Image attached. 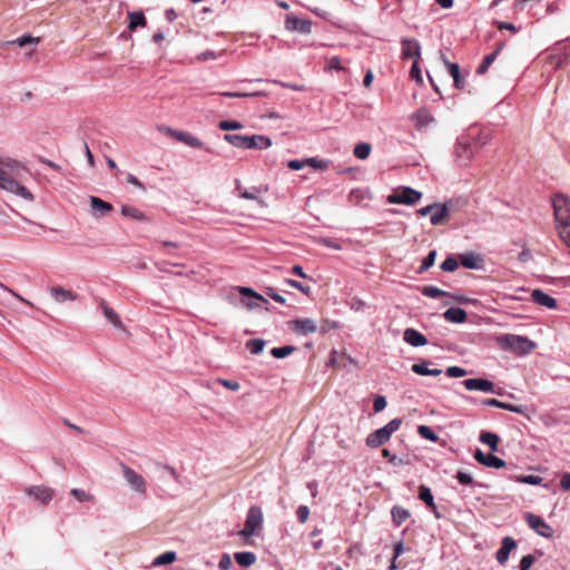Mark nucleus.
Wrapping results in <instances>:
<instances>
[{"label":"nucleus","mask_w":570,"mask_h":570,"mask_svg":"<svg viewBox=\"0 0 570 570\" xmlns=\"http://www.w3.org/2000/svg\"><path fill=\"white\" fill-rule=\"evenodd\" d=\"M552 206L559 237L570 247V198L558 194L552 199Z\"/></svg>","instance_id":"nucleus-1"},{"label":"nucleus","mask_w":570,"mask_h":570,"mask_svg":"<svg viewBox=\"0 0 570 570\" xmlns=\"http://www.w3.org/2000/svg\"><path fill=\"white\" fill-rule=\"evenodd\" d=\"M224 139L237 148L262 150L272 146L271 138L264 135L243 136L238 134H226Z\"/></svg>","instance_id":"nucleus-2"},{"label":"nucleus","mask_w":570,"mask_h":570,"mask_svg":"<svg viewBox=\"0 0 570 570\" xmlns=\"http://www.w3.org/2000/svg\"><path fill=\"white\" fill-rule=\"evenodd\" d=\"M498 343L502 350L512 351L520 355H527L535 347L534 342L528 337L513 334L498 337Z\"/></svg>","instance_id":"nucleus-3"},{"label":"nucleus","mask_w":570,"mask_h":570,"mask_svg":"<svg viewBox=\"0 0 570 570\" xmlns=\"http://www.w3.org/2000/svg\"><path fill=\"white\" fill-rule=\"evenodd\" d=\"M0 189L10 194H14L28 202H32L33 195L24 186H22L12 175L0 168Z\"/></svg>","instance_id":"nucleus-4"},{"label":"nucleus","mask_w":570,"mask_h":570,"mask_svg":"<svg viewBox=\"0 0 570 570\" xmlns=\"http://www.w3.org/2000/svg\"><path fill=\"white\" fill-rule=\"evenodd\" d=\"M263 525V511L258 505H252L246 515L245 527L238 532V535L249 538L258 534Z\"/></svg>","instance_id":"nucleus-5"},{"label":"nucleus","mask_w":570,"mask_h":570,"mask_svg":"<svg viewBox=\"0 0 570 570\" xmlns=\"http://www.w3.org/2000/svg\"><path fill=\"white\" fill-rule=\"evenodd\" d=\"M422 198V193L411 187H402L387 196L390 204L414 205Z\"/></svg>","instance_id":"nucleus-6"},{"label":"nucleus","mask_w":570,"mask_h":570,"mask_svg":"<svg viewBox=\"0 0 570 570\" xmlns=\"http://www.w3.org/2000/svg\"><path fill=\"white\" fill-rule=\"evenodd\" d=\"M492 265L489 264L484 255L475 252H465V269H475L484 274L492 272Z\"/></svg>","instance_id":"nucleus-7"},{"label":"nucleus","mask_w":570,"mask_h":570,"mask_svg":"<svg viewBox=\"0 0 570 570\" xmlns=\"http://www.w3.org/2000/svg\"><path fill=\"white\" fill-rule=\"evenodd\" d=\"M120 466H121L124 478L127 481L128 485L134 491H136L140 494L146 493V482H145L144 478L124 463H121Z\"/></svg>","instance_id":"nucleus-8"},{"label":"nucleus","mask_w":570,"mask_h":570,"mask_svg":"<svg viewBox=\"0 0 570 570\" xmlns=\"http://www.w3.org/2000/svg\"><path fill=\"white\" fill-rule=\"evenodd\" d=\"M525 521L529 528L534 530L540 537H552L551 527L541 517L529 512L525 514Z\"/></svg>","instance_id":"nucleus-9"},{"label":"nucleus","mask_w":570,"mask_h":570,"mask_svg":"<svg viewBox=\"0 0 570 570\" xmlns=\"http://www.w3.org/2000/svg\"><path fill=\"white\" fill-rule=\"evenodd\" d=\"M288 326L297 335L305 336L317 331L316 322L312 318H297L288 322Z\"/></svg>","instance_id":"nucleus-10"},{"label":"nucleus","mask_w":570,"mask_h":570,"mask_svg":"<svg viewBox=\"0 0 570 570\" xmlns=\"http://www.w3.org/2000/svg\"><path fill=\"white\" fill-rule=\"evenodd\" d=\"M285 28L289 31H297L302 35L312 32V21L308 19H301L293 14H287L285 20Z\"/></svg>","instance_id":"nucleus-11"},{"label":"nucleus","mask_w":570,"mask_h":570,"mask_svg":"<svg viewBox=\"0 0 570 570\" xmlns=\"http://www.w3.org/2000/svg\"><path fill=\"white\" fill-rule=\"evenodd\" d=\"M26 494L46 505L52 500L55 491L43 485H33L26 489Z\"/></svg>","instance_id":"nucleus-12"},{"label":"nucleus","mask_w":570,"mask_h":570,"mask_svg":"<svg viewBox=\"0 0 570 570\" xmlns=\"http://www.w3.org/2000/svg\"><path fill=\"white\" fill-rule=\"evenodd\" d=\"M489 134L483 130H479L475 127L469 128V132L465 135V155L468 149L474 146H483L489 140Z\"/></svg>","instance_id":"nucleus-13"},{"label":"nucleus","mask_w":570,"mask_h":570,"mask_svg":"<svg viewBox=\"0 0 570 570\" xmlns=\"http://www.w3.org/2000/svg\"><path fill=\"white\" fill-rule=\"evenodd\" d=\"M165 132L175 138L177 141L184 142L185 145L193 148H203V142L196 136L181 130H175L169 127L165 128Z\"/></svg>","instance_id":"nucleus-14"},{"label":"nucleus","mask_w":570,"mask_h":570,"mask_svg":"<svg viewBox=\"0 0 570 570\" xmlns=\"http://www.w3.org/2000/svg\"><path fill=\"white\" fill-rule=\"evenodd\" d=\"M474 459L479 463H481L485 466H489V468H494V469L504 468L507 464L504 460L493 455L492 453L485 454L480 449L475 450Z\"/></svg>","instance_id":"nucleus-15"},{"label":"nucleus","mask_w":570,"mask_h":570,"mask_svg":"<svg viewBox=\"0 0 570 570\" xmlns=\"http://www.w3.org/2000/svg\"><path fill=\"white\" fill-rule=\"evenodd\" d=\"M242 294V303L249 309L258 306V302L268 303L262 295L257 294L249 287H239Z\"/></svg>","instance_id":"nucleus-16"},{"label":"nucleus","mask_w":570,"mask_h":570,"mask_svg":"<svg viewBox=\"0 0 570 570\" xmlns=\"http://www.w3.org/2000/svg\"><path fill=\"white\" fill-rule=\"evenodd\" d=\"M515 547H517V542L513 538L504 537L501 541V547L499 548V550L495 553L497 561L500 564H504L509 559L510 552L513 549H515Z\"/></svg>","instance_id":"nucleus-17"},{"label":"nucleus","mask_w":570,"mask_h":570,"mask_svg":"<svg viewBox=\"0 0 570 570\" xmlns=\"http://www.w3.org/2000/svg\"><path fill=\"white\" fill-rule=\"evenodd\" d=\"M390 439L391 436L389 435V432L385 431L384 428H381L367 435L366 445L368 448L376 449L385 444Z\"/></svg>","instance_id":"nucleus-18"},{"label":"nucleus","mask_w":570,"mask_h":570,"mask_svg":"<svg viewBox=\"0 0 570 570\" xmlns=\"http://www.w3.org/2000/svg\"><path fill=\"white\" fill-rule=\"evenodd\" d=\"M494 384L487 379H465V390L494 392Z\"/></svg>","instance_id":"nucleus-19"},{"label":"nucleus","mask_w":570,"mask_h":570,"mask_svg":"<svg viewBox=\"0 0 570 570\" xmlns=\"http://www.w3.org/2000/svg\"><path fill=\"white\" fill-rule=\"evenodd\" d=\"M50 294L57 303H65L67 301H75L78 298V294L71 289H67L62 286H52Z\"/></svg>","instance_id":"nucleus-20"},{"label":"nucleus","mask_w":570,"mask_h":570,"mask_svg":"<svg viewBox=\"0 0 570 570\" xmlns=\"http://www.w3.org/2000/svg\"><path fill=\"white\" fill-rule=\"evenodd\" d=\"M402 58H415V60H417L420 58V43L414 39H403Z\"/></svg>","instance_id":"nucleus-21"},{"label":"nucleus","mask_w":570,"mask_h":570,"mask_svg":"<svg viewBox=\"0 0 570 570\" xmlns=\"http://www.w3.org/2000/svg\"><path fill=\"white\" fill-rule=\"evenodd\" d=\"M531 298L535 304L546 306L548 308H556L558 304L556 298L541 289H533L531 293Z\"/></svg>","instance_id":"nucleus-22"},{"label":"nucleus","mask_w":570,"mask_h":570,"mask_svg":"<svg viewBox=\"0 0 570 570\" xmlns=\"http://www.w3.org/2000/svg\"><path fill=\"white\" fill-rule=\"evenodd\" d=\"M403 340L414 347L423 346L428 343L426 337L414 328H406L404 331Z\"/></svg>","instance_id":"nucleus-23"},{"label":"nucleus","mask_w":570,"mask_h":570,"mask_svg":"<svg viewBox=\"0 0 570 570\" xmlns=\"http://www.w3.org/2000/svg\"><path fill=\"white\" fill-rule=\"evenodd\" d=\"M441 59L446 67L449 75L453 78V81L458 88H460V81H461V71L460 66L456 62H451L450 59L446 57L445 53H441Z\"/></svg>","instance_id":"nucleus-24"},{"label":"nucleus","mask_w":570,"mask_h":570,"mask_svg":"<svg viewBox=\"0 0 570 570\" xmlns=\"http://www.w3.org/2000/svg\"><path fill=\"white\" fill-rule=\"evenodd\" d=\"M90 207L94 212L99 213L101 216L108 215L112 212L111 204L102 200L99 197L90 196L89 197Z\"/></svg>","instance_id":"nucleus-25"},{"label":"nucleus","mask_w":570,"mask_h":570,"mask_svg":"<svg viewBox=\"0 0 570 570\" xmlns=\"http://www.w3.org/2000/svg\"><path fill=\"white\" fill-rule=\"evenodd\" d=\"M503 43H500L495 50H493L492 52H490L489 55H487L482 62L479 65V67L476 68V73L478 75H483L487 72V70L489 69V67L493 63V61L495 60V58L498 57L499 52L503 49Z\"/></svg>","instance_id":"nucleus-26"},{"label":"nucleus","mask_w":570,"mask_h":570,"mask_svg":"<svg viewBox=\"0 0 570 570\" xmlns=\"http://www.w3.org/2000/svg\"><path fill=\"white\" fill-rule=\"evenodd\" d=\"M429 365H430V362L422 361L420 363L413 364L412 365V371L415 374H419V375H431V376H438V375H440L442 373V370H440V368H430Z\"/></svg>","instance_id":"nucleus-27"},{"label":"nucleus","mask_w":570,"mask_h":570,"mask_svg":"<svg viewBox=\"0 0 570 570\" xmlns=\"http://www.w3.org/2000/svg\"><path fill=\"white\" fill-rule=\"evenodd\" d=\"M234 558L238 566L248 568L256 562V554L249 551L236 552Z\"/></svg>","instance_id":"nucleus-28"},{"label":"nucleus","mask_w":570,"mask_h":570,"mask_svg":"<svg viewBox=\"0 0 570 570\" xmlns=\"http://www.w3.org/2000/svg\"><path fill=\"white\" fill-rule=\"evenodd\" d=\"M412 119L415 120V126L417 128H422V127H425L428 126L430 122L433 121V117L431 116V114L422 108V109H419L416 112H414L412 115Z\"/></svg>","instance_id":"nucleus-29"},{"label":"nucleus","mask_w":570,"mask_h":570,"mask_svg":"<svg viewBox=\"0 0 570 570\" xmlns=\"http://www.w3.org/2000/svg\"><path fill=\"white\" fill-rule=\"evenodd\" d=\"M480 442L489 445L491 452L498 451L499 436L493 432L483 431L479 436Z\"/></svg>","instance_id":"nucleus-30"},{"label":"nucleus","mask_w":570,"mask_h":570,"mask_svg":"<svg viewBox=\"0 0 570 570\" xmlns=\"http://www.w3.org/2000/svg\"><path fill=\"white\" fill-rule=\"evenodd\" d=\"M101 309L106 318L115 326V327H121V321L118 316V314L110 307L105 301H101L100 303Z\"/></svg>","instance_id":"nucleus-31"},{"label":"nucleus","mask_w":570,"mask_h":570,"mask_svg":"<svg viewBox=\"0 0 570 570\" xmlns=\"http://www.w3.org/2000/svg\"><path fill=\"white\" fill-rule=\"evenodd\" d=\"M443 317L448 322L462 324L463 323V308L450 307L444 312Z\"/></svg>","instance_id":"nucleus-32"},{"label":"nucleus","mask_w":570,"mask_h":570,"mask_svg":"<svg viewBox=\"0 0 570 570\" xmlns=\"http://www.w3.org/2000/svg\"><path fill=\"white\" fill-rule=\"evenodd\" d=\"M121 214L125 217L135 219V220H147L146 215L139 210L138 208L129 205H122L121 206Z\"/></svg>","instance_id":"nucleus-33"},{"label":"nucleus","mask_w":570,"mask_h":570,"mask_svg":"<svg viewBox=\"0 0 570 570\" xmlns=\"http://www.w3.org/2000/svg\"><path fill=\"white\" fill-rule=\"evenodd\" d=\"M0 168H3L7 171L18 173L22 169L21 163L10 157H0Z\"/></svg>","instance_id":"nucleus-34"},{"label":"nucleus","mask_w":570,"mask_h":570,"mask_svg":"<svg viewBox=\"0 0 570 570\" xmlns=\"http://www.w3.org/2000/svg\"><path fill=\"white\" fill-rule=\"evenodd\" d=\"M419 498L420 500H422L429 508L435 510L436 507L434 504V499H433V494H432V491L429 487L426 485H420L419 488Z\"/></svg>","instance_id":"nucleus-35"},{"label":"nucleus","mask_w":570,"mask_h":570,"mask_svg":"<svg viewBox=\"0 0 570 570\" xmlns=\"http://www.w3.org/2000/svg\"><path fill=\"white\" fill-rule=\"evenodd\" d=\"M458 258L456 259L455 257H448L440 266V268L443 271V272H454L458 267H459V264L463 265V254H459L458 255Z\"/></svg>","instance_id":"nucleus-36"},{"label":"nucleus","mask_w":570,"mask_h":570,"mask_svg":"<svg viewBox=\"0 0 570 570\" xmlns=\"http://www.w3.org/2000/svg\"><path fill=\"white\" fill-rule=\"evenodd\" d=\"M129 30H135L137 27H144L146 24V18L141 11L129 12Z\"/></svg>","instance_id":"nucleus-37"},{"label":"nucleus","mask_w":570,"mask_h":570,"mask_svg":"<svg viewBox=\"0 0 570 570\" xmlns=\"http://www.w3.org/2000/svg\"><path fill=\"white\" fill-rule=\"evenodd\" d=\"M393 522L396 525H401L403 522H405L410 518L409 510L401 508V507H394L391 511Z\"/></svg>","instance_id":"nucleus-38"},{"label":"nucleus","mask_w":570,"mask_h":570,"mask_svg":"<svg viewBox=\"0 0 570 570\" xmlns=\"http://www.w3.org/2000/svg\"><path fill=\"white\" fill-rule=\"evenodd\" d=\"M177 558L175 551H167L158 557H156L153 561L154 567L165 566L173 563Z\"/></svg>","instance_id":"nucleus-39"},{"label":"nucleus","mask_w":570,"mask_h":570,"mask_svg":"<svg viewBox=\"0 0 570 570\" xmlns=\"http://www.w3.org/2000/svg\"><path fill=\"white\" fill-rule=\"evenodd\" d=\"M372 150V146L368 142H360L355 145L353 154L356 158L364 160L366 159Z\"/></svg>","instance_id":"nucleus-40"},{"label":"nucleus","mask_w":570,"mask_h":570,"mask_svg":"<svg viewBox=\"0 0 570 570\" xmlns=\"http://www.w3.org/2000/svg\"><path fill=\"white\" fill-rule=\"evenodd\" d=\"M448 215V209L443 205L435 204V208L433 209L430 220L432 225H439L443 218Z\"/></svg>","instance_id":"nucleus-41"},{"label":"nucleus","mask_w":570,"mask_h":570,"mask_svg":"<svg viewBox=\"0 0 570 570\" xmlns=\"http://www.w3.org/2000/svg\"><path fill=\"white\" fill-rule=\"evenodd\" d=\"M420 292H421L422 295H424L426 297H431V298H438V297H441V296H448L449 295L446 292L440 289L436 286H432V285L423 286L420 289Z\"/></svg>","instance_id":"nucleus-42"},{"label":"nucleus","mask_w":570,"mask_h":570,"mask_svg":"<svg viewBox=\"0 0 570 570\" xmlns=\"http://www.w3.org/2000/svg\"><path fill=\"white\" fill-rule=\"evenodd\" d=\"M498 409L507 410V411L518 413V414L529 417L528 409L524 405H514L511 403H505V402L500 401V405Z\"/></svg>","instance_id":"nucleus-43"},{"label":"nucleus","mask_w":570,"mask_h":570,"mask_svg":"<svg viewBox=\"0 0 570 570\" xmlns=\"http://www.w3.org/2000/svg\"><path fill=\"white\" fill-rule=\"evenodd\" d=\"M223 97L228 98H244V97H264L267 94L263 90H256L252 92H232V91H225L220 94Z\"/></svg>","instance_id":"nucleus-44"},{"label":"nucleus","mask_w":570,"mask_h":570,"mask_svg":"<svg viewBox=\"0 0 570 570\" xmlns=\"http://www.w3.org/2000/svg\"><path fill=\"white\" fill-rule=\"evenodd\" d=\"M265 347V341L262 338H253L246 342V348L249 350L252 354H259L263 352Z\"/></svg>","instance_id":"nucleus-45"},{"label":"nucleus","mask_w":570,"mask_h":570,"mask_svg":"<svg viewBox=\"0 0 570 570\" xmlns=\"http://www.w3.org/2000/svg\"><path fill=\"white\" fill-rule=\"evenodd\" d=\"M295 350H296L295 346L285 345V346H281V347H273L271 350V354L275 358H283V357H286V356L291 355Z\"/></svg>","instance_id":"nucleus-46"},{"label":"nucleus","mask_w":570,"mask_h":570,"mask_svg":"<svg viewBox=\"0 0 570 570\" xmlns=\"http://www.w3.org/2000/svg\"><path fill=\"white\" fill-rule=\"evenodd\" d=\"M435 258H436V250L435 249L430 250L429 254L426 255V257L422 261V264L419 267L417 273L422 274L425 271H428L430 267H432L434 265Z\"/></svg>","instance_id":"nucleus-47"},{"label":"nucleus","mask_w":570,"mask_h":570,"mask_svg":"<svg viewBox=\"0 0 570 570\" xmlns=\"http://www.w3.org/2000/svg\"><path fill=\"white\" fill-rule=\"evenodd\" d=\"M382 455L387 459L389 463L393 466H402L407 464V461L396 456L389 449H383Z\"/></svg>","instance_id":"nucleus-48"},{"label":"nucleus","mask_w":570,"mask_h":570,"mask_svg":"<svg viewBox=\"0 0 570 570\" xmlns=\"http://www.w3.org/2000/svg\"><path fill=\"white\" fill-rule=\"evenodd\" d=\"M70 494L79 502H91L94 501V495L86 492L82 489H72Z\"/></svg>","instance_id":"nucleus-49"},{"label":"nucleus","mask_w":570,"mask_h":570,"mask_svg":"<svg viewBox=\"0 0 570 570\" xmlns=\"http://www.w3.org/2000/svg\"><path fill=\"white\" fill-rule=\"evenodd\" d=\"M38 42H39V38H33V37L27 35V36L19 37L12 41L6 42V45H17L19 47H24L27 45L38 43Z\"/></svg>","instance_id":"nucleus-50"},{"label":"nucleus","mask_w":570,"mask_h":570,"mask_svg":"<svg viewBox=\"0 0 570 570\" xmlns=\"http://www.w3.org/2000/svg\"><path fill=\"white\" fill-rule=\"evenodd\" d=\"M515 481L520 483L531 484V485H538L541 484L543 481V478L534 474H528V475H521L515 479Z\"/></svg>","instance_id":"nucleus-51"},{"label":"nucleus","mask_w":570,"mask_h":570,"mask_svg":"<svg viewBox=\"0 0 570 570\" xmlns=\"http://www.w3.org/2000/svg\"><path fill=\"white\" fill-rule=\"evenodd\" d=\"M220 130H238L243 128V124L236 120H222L218 124Z\"/></svg>","instance_id":"nucleus-52"},{"label":"nucleus","mask_w":570,"mask_h":570,"mask_svg":"<svg viewBox=\"0 0 570 570\" xmlns=\"http://www.w3.org/2000/svg\"><path fill=\"white\" fill-rule=\"evenodd\" d=\"M417 432L423 439H426L429 441L434 442L438 440L436 433L428 425H420L417 428Z\"/></svg>","instance_id":"nucleus-53"},{"label":"nucleus","mask_w":570,"mask_h":570,"mask_svg":"<svg viewBox=\"0 0 570 570\" xmlns=\"http://www.w3.org/2000/svg\"><path fill=\"white\" fill-rule=\"evenodd\" d=\"M284 283L298 289L299 292H302L303 294L305 295H309L311 294V287L307 286V285H304L302 284L301 282H297L295 279H291V278H286L284 279Z\"/></svg>","instance_id":"nucleus-54"},{"label":"nucleus","mask_w":570,"mask_h":570,"mask_svg":"<svg viewBox=\"0 0 570 570\" xmlns=\"http://www.w3.org/2000/svg\"><path fill=\"white\" fill-rule=\"evenodd\" d=\"M410 76L412 79H414L419 85H422L423 83V78H422V73H421V69L419 67V61L417 60H414L413 61V65L411 67V70H410Z\"/></svg>","instance_id":"nucleus-55"},{"label":"nucleus","mask_w":570,"mask_h":570,"mask_svg":"<svg viewBox=\"0 0 570 570\" xmlns=\"http://www.w3.org/2000/svg\"><path fill=\"white\" fill-rule=\"evenodd\" d=\"M402 424V419L395 417L391 420L386 425H384V430L389 432V435L392 436L394 432H396Z\"/></svg>","instance_id":"nucleus-56"},{"label":"nucleus","mask_w":570,"mask_h":570,"mask_svg":"<svg viewBox=\"0 0 570 570\" xmlns=\"http://www.w3.org/2000/svg\"><path fill=\"white\" fill-rule=\"evenodd\" d=\"M534 561H535L534 556L527 554V556L522 557V559L520 560L519 569L520 570H529L532 567V564L534 563Z\"/></svg>","instance_id":"nucleus-57"},{"label":"nucleus","mask_w":570,"mask_h":570,"mask_svg":"<svg viewBox=\"0 0 570 570\" xmlns=\"http://www.w3.org/2000/svg\"><path fill=\"white\" fill-rule=\"evenodd\" d=\"M297 520L301 523H305L309 515V509L307 505H299L296 511Z\"/></svg>","instance_id":"nucleus-58"},{"label":"nucleus","mask_w":570,"mask_h":570,"mask_svg":"<svg viewBox=\"0 0 570 570\" xmlns=\"http://www.w3.org/2000/svg\"><path fill=\"white\" fill-rule=\"evenodd\" d=\"M386 407V400L384 396L379 395L374 399L373 410L375 413L382 412Z\"/></svg>","instance_id":"nucleus-59"},{"label":"nucleus","mask_w":570,"mask_h":570,"mask_svg":"<svg viewBox=\"0 0 570 570\" xmlns=\"http://www.w3.org/2000/svg\"><path fill=\"white\" fill-rule=\"evenodd\" d=\"M233 566L232 558L228 553H224L219 560L218 567L220 570H229Z\"/></svg>","instance_id":"nucleus-60"},{"label":"nucleus","mask_w":570,"mask_h":570,"mask_svg":"<svg viewBox=\"0 0 570 570\" xmlns=\"http://www.w3.org/2000/svg\"><path fill=\"white\" fill-rule=\"evenodd\" d=\"M306 164L312 166L315 169H325L327 168V161L323 159L308 158L306 159Z\"/></svg>","instance_id":"nucleus-61"},{"label":"nucleus","mask_w":570,"mask_h":570,"mask_svg":"<svg viewBox=\"0 0 570 570\" xmlns=\"http://www.w3.org/2000/svg\"><path fill=\"white\" fill-rule=\"evenodd\" d=\"M327 63H328V68L331 70H337V71H342V70H345V68L341 65V61H340V58L338 57H332L327 60Z\"/></svg>","instance_id":"nucleus-62"},{"label":"nucleus","mask_w":570,"mask_h":570,"mask_svg":"<svg viewBox=\"0 0 570 570\" xmlns=\"http://www.w3.org/2000/svg\"><path fill=\"white\" fill-rule=\"evenodd\" d=\"M219 383L230 391H238L240 389V385L237 381L219 379Z\"/></svg>","instance_id":"nucleus-63"},{"label":"nucleus","mask_w":570,"mask_h":570,"mask_svg":"<svg viewBox=\"0 0 570 570\" xmlns=\"http://www.w3.org/2000/svg\"><path fill=\"white\" fill-rule=\"evenodd\" d=\"M446 375L450 377H462L463 376V367L450 366L446 370Z\"/></svg>","instance_id":"nucleus-64"}]
</instances>
